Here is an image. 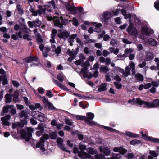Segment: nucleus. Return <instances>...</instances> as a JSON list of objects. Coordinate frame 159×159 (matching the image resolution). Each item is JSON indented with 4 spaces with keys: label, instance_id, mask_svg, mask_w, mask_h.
I'll use <instances>...</instances> for the list:
<instances>
[{
    "label": "nucleus",
    "instance_id": "0eeeda50",
    "mask_svg": "<svg viewBox=\"0 0 159 159\" xmlns=\"http://www.w3.org/2000/svg\"><path fill=\"white\" fill-rule=\"evenodd\" d=\"M73 152L75 154L78 153L79 157L82 159L89 158L91 156L86 152L83 151L79 152L78 148L75 146H74V147Z\"/></svg>",
    "mask_w": 159,
    "mask_h": 159
},
{
    "label": "nucleus",
    "instance_id": "cd10ccee",
    "mask_svg": "<svg viewBox=\"0 0 159 159\" xmlns=\"http://www.w3.org/2000/svg\"><path fill=\"white\" fill-rule=\"evenodd\" d=\"M53 82L56 85H57L61 89L65 90H67L68 89L66 87L64 86L63 85H62L61 84V83L57 81V80L53 79L52 80Z\"/></svg>",
    "mask_w": 159,
    "mask_h": 159
},
{
    "label": "nucleus",
    "instance_id": "f8f14e48",
    "mask_svg": "<svg viewBox=\"0 0 159 159\" xmlns=\"http://www.w3.org/2000/svg\"><path fill=\"white\" fill-rule=\"evenodd\" d=\"M140 133L142 134L143 138L145 140H146L153 143H159V139L148 136V134H143L142 131H141Z\"/></svg>",
    "mask_w": 159,
    "mask_h": 159
},
{
    "label": "nucleus",
    "instance_id": "9b49d317",
    "mask_svg": "<svg viewBox=\"0 0 159 159\" xmlns=\"http://www.w3.org/2000/svg\"><path fill=\"white\" fill-rule=\"evenodd\" d=\"M32 116L35 118L37 119L41 122L44 121L45 118L44 115L41 112L37 111H34L32 113Z\"/></svg>",
    "mask_w": 159,
    "mask_h": 159
},
{
    "label": "nucleus",
    "instance_id": "412c9836",
    "mask_svg": "<svg viewBox=\"0 0 159 159\" xmlns=\"http://www.w3.org/2000/svg\"><path fill=\"white\" fill-rule=\"evenodd\" d=\"M10 118L11 116L10 115H7L5 117H2L1 118V120L2 124L5 125H9L10 123L8 120L10 119Z\"/></svg>",
    "mask_w": 159,
    "mask_h": 159
},
{
    "label": "nucleus",
    "instance_id": "0e129e2a",
    "mask_svg": "<svg viewBox=\"0 0 159 159\" xmlns=\"http://www.w3.org/2000/svg\"><path fill=\"white\" fill-rule=\"evenodd\" d=\"M103 127L105 129L111 132H114L116 131L115 129L109 127L103 126Z\"/></svg>",
    "mask_w": 159,
    "mask_h": 159
},
{
    "label": "nucleus",
    "instance_id": "7c9ffc66",
    "mask_svg": "<svg viewBox=\"0 0 159 159\" xmlns=\"http://www.w3.org/2000/svg\"><path fill=\"white\" fill-rule=\"evenodd\" d=\"M25 61L28 63L31 62L32 61L37 62V58L35 57H28L25 59Z\"/></svg>",
    "mask_w": 159,
    "mask_h": 159
},
{
    "label": "nucleus",
    "instance_id": "7ed1b4c3",
    "mask_svg": "<svg viewBox=\"0 0 159 159\" xmlns=\"http://www.w3.org/2000/svg\"><path fill=\"white\" fill-rule=\"evenodd\" d=\"M122 14L124 16V18L126 19H129V20L131 22L132 19H134L135 22L137 24H139L140 22V20L136 16L135 14L131 15L129 13H128L126 11H120Z\"/></svg>",
    "mask_w": 159,
    "mask_h": 159
},
{
    "label": "nucleus",
    "instance_id": "aec40b11",
    "mask_svg": "<svg viewBox=\"0 0 159 159\" xmlns=\"http://www.w3.org/2000/svg\"><path fill=\"white\" fill-rule=\"evenodd\" d=\"M41 125V124H39L38 127L36 128V130H39L38 131H37L36 132V134L37 136H40L44 132V129Z\"/></svg>",
    "mask_w": 159,
    "mask_h": 159
},
{
    "label": "nucleus",
    "instance_id": "20e7f679",
    "mask_svg": "<svg viewBox=\"0 0 159 159\" xmlns=\"http://www.w3.org/2000/svg\"><path fill=\"white\" fill-rule=\"evenodd\" d=\"M49 138V136L48 134H45L40 138V141L37 143V147L40 148V149L43 152L45 150L44 147L45 140L48 139Z\"/></svg>",
    "mask_w": 159,
    "mask_h": 159
},
{
    "label": "nucleus",
    "instance_id": "8fccbe9b",
    "mask_svg": "<svg viewBox=\"0 0 159 159\" xmlns=\"http://www.w3.org/2000/svg\"><path fill=\"white\" fill-rule=\"evenodd\" d=\"M100 70L101 72H107L109 70L108 68L106 66L101 67L100 68Z\"/></svg>",
    "mask_w": 159,
    "mask_h": 159
},
{
    "label": "nucleus",
    "instance_id": "5701e85b",
    "mask_svg": "<svg viewBox=\"0 0 159 159\" xmlns=\"http://www.w3.org/2000/svg\"><path fill=\"white\" fill-rule=\"evenodd\" d=\"M132 75L134 76L137 81H143V75L140 73L136 74L135 72H133L132 73Z\"/></svg>",
    "mask_w": 159,
    "mask_h": 159
},
{
    "label": "nucleus",
    "instance_id": "ddd939ff",
    "mask_svg": "<svg viewBox=\"0 0 159 159\" xmlns=\"http://www.w3.org/2000/svg\"><path fill=\"white\" fill-rule=\"evenodd\" d=\"M141 32L143 34L148 36L152 35L154 33L153 30L147 26H142Z\"/></svg>",
    "mask_w": 159,
    "mask_h": 159
},
{
    "label": "nucleus",
    "instance_id": "f704fd0d",
    "mask_svg": "<svg viewBox=\"0 0 159 159\" xmlns=\"http://www.w3.org/2000/svg\"><path fill=\"white\" fill-rule=\"evenodd\" d=\"M148 42L150 44L153 46H156L157 44V42L152 38L149 39H148Z\"/></svg>",
    "mask_w": 159,
    "mask_h": 159
},
{
    "label": "nucleus",
    "instance_id": "c756f323",
    "mask_svg": "<svg viewBox=\"0 0 159 159\" xmlns=\"http://www.w3.org/2000/svg\"><path fill=\"white\" fill-rule=\"evenodd\" d=\"M23 123H20L19 122H16L12 124V128L13 129L16 128H22L24 127V125Z\"/></svg>",
    "mask_w": 159,
    "mask_h": 159
},
{
    "label": "nucleus",
    "instance_id": "9d476101",
    "mask_svg": "<svg viewBox=\"0 0 159 159\" xmlns=\"http://www.w3.org/2000/svg\"><path fill=\"white\" fill-rule=\"evenodd\" d=\"M70 33L65 29H61L58 30V33L57 36L60 39H63L64 40H66L69 37Z\"/></svg>",
    "mask_w": 159,
    "mask_h": 159
},
{
    "label": "nucleus",
    "instance_id": "f3484780",
    "mask_svg": "<svg viewBox=\"0 0 159 159\" xmlns=\"http://www.w3.org/2000/svg\"><path fill=\"white\" fill-rule=\"evenodd\" d=\"M102 16L103 19H102L101 21L103 22H106L107 20L110 19L112 17V15L111 12L106 11L103 14Z\"/></svg>",
    "mask_w": 159,
    "mask_h": 159
},
{
    "label": "nucleus",
    "instance_id": "6e6d98bb",
    "mask_svg": "<svg viewBox=\"0 0 159 159\" xmlns=\"http://www.w3.org/2000/svg\"><path fill=\"white\" fill-rule=\"evenodd\" d=\"M23 38L24 39H26L28 41H30L32 39L30 36L27 34H23Z\"/></svg>",
    "mask_w": 159,
    "mask_h": 159
},
{
    "label": "nucleus",
    "instance_id": "c85d7f7f",
    "mask_svg": "<svg viewBox=\"0 0 159 159\" xmlns=\"http://www.w3.org/2000/svg\"><path fill=\"white\" fill-rule=\"evenodd\" d=\"M66 53L70 56L71 57L74 58L75 56L78 53V51L76 50H72V51H70V49H68Z\"/></svg>",
    "mask_w": 159,
    "mask_h": 159
},
{
    "label": "nucleus",
    "instance_id": "f257e3e1",
    "mask_svg": "<svg viewBox=\"0 0 159 159\" xmlns=\"http://www.w3.org/2000/svg\"><path fill=\"white\" fill-rule=\"evenodd\" d=\"M90 65V64L89 60H87L85 62H84L83 61L82 66L84 67L81 69V73L83 74L84 78H88L90 79L92 77V74L88 71V69L87 68V67L89 66Z\"/></svg>",
    "mask_w": 159,
    "mask_h": 159
},
{
    "label": "nucleus",
    "instance_id": "13d9d810",
    "mask_svg": "<svg viewBox=\"0 0 159 159\" xmlns=\"http://www.w3.org/2000/svg\"><path fill=\"white\" fill-rule=\"evenodd\" d=\"M65 121L66 124L70 125H72L73 123L68 118H67L65 119Z\"/></svg>",
    "mask_w": 159,
    "mask_h": 159
},
{
    "label": "nucleus",
    "instance_id": "1a4fd4ad",
    "mask_svg": "<svg viewBox=\"0 0 159 159\" xmlns=\"http://www.w3.org/2000/svg\"><path fill=\"white\" fill-rule=\"evenodd\" d=\"M129 34L131 35L136 36L138 33L137 29L133 26V24L129 20V25L126 30Z\"/></svg>",
    "mask_w": 159,
    "mask_h": 159
},
{
    "label": "nucleus",
    "instance_id": "bb28decb",
    "mask_svg": "<svg viewBox=\"0 0 159 159\" xmlns=\"http://www.w3.org/2000/svg\"><path fill=\"white\" fill-rule=\"evenodd\" d=\"M93 26L95 27L96 28L94 29V31L95 32L99 33L101 31V29L99 28L102 26V25L101 23H97V22H93Z\"/></svg>",
    "mask_w": 159,
    "mask_h": 159
},
{
    "label": "nucleus",
    "instance_id": "6e6552de",
    "mask_svg": "<svg viewBox=\"0 0 159 159\" xmlns=\"http://www.w3.org/2000/svg\"><path fill=\"white\" fill-rule=\"evenodd\" d=\"M27 29L25 27L20 28L19 31L16 33V34H13L12 35V38L15 40L17 39L18 37L21 38L22 37V34H24L25 33L27 32Z\"/></svg>",
    "mask_w": 159,
    "mask_h": 159
},
{
    "label": "nucleus",
    "instance_id": "393cba45",
    "mask_svg": "<svg viewBox=\"0 0 159 159\" xmlns=\"http://www.w3.org/2000/svg\"><path fill=\"white\" fill-rule=\"evenodd\" d=\"M113 151L115 152H119L122 154H124L127 152L126 150L120 147H115L113 148Z\"/></svg>",
    "mask_w": 159,
    "mask_h": 159
},
{
    "label": "nucleus",
    "instance_id": "052dcab7",
    "mask_svg": "<svg viewBox=\"0 0 159 159\" xmlns=\"http://www.w3.org/2000/svg\"><path fill=\"white\" fill-rule=\"evenodd\" d=\"M41 24V22L40 20H37L34 21V26L39 27Z\"/></svg>",
    "mask_w": 159,
    "mask_h": 159
},
{
    "label": "nucleus",
    "instance_id": "864d4df0",
    "mask_svg": "<svg viewBox=\"0 0 159 159\" xmlns=\"http://www.w3.org/2000/svg\"><path fill=\"white\" fill-rule=\"evenodd\" d=\"M141 143L140 141L139 140H133L130 142V143L131 145H135L136 144H139Z\"/></svg>",
    "mask_w": 159,
    "mask_h": 159
},
{
    "label": "nucleus",
    "instance_id": "6ab92c4d",
    "mask_svg": "<svg viewBox=\"0 0 159 159\" xmlns=\"http://www.w3.org/2000/svg\"><path fill=\"white\" fill-rule=\"evenodd\" d=\"M100 151L106 156L109 155L111 153V150L109 148L107 147L102 148V146H100L99 148Z\"/></svg>",
    "mask_w": 159,
    "mask_h": 159
},
{
    "label": "nucleus",
    "instance_id": "473e14b6",
    "mask_svg": "<svg viewBox=\"0 0 159 159\" xmlns=\"http://www.w3.org/2000/svg\"><path fill=\"white\" fill-rule=\"evenodd\" d=\"M130 69L129 66H127L125 69V71H124L123 76L127 77L130 74Z\"/></svg>",
    "mask_w": 159,
    "mask_h": 159
},
{
    "label": "nucleus",
    "instance_id": "4d7b16f0",
    "mask_svg": "<svg viewBox=\"0 0 159 159\" xmlns=\"http://www.w3.org/2000/svg\"><path fill=\"white\" fill-rule=\"evenodd\" d=\"M36 40L37 41L38 44H39L43 42V39H42L41 36L39 34H38L37 36Z\"/></svg>",
    "mask_w": 159,
    "mask_h": 159
},
{
    "label": "nucleus",
    "instance_id": "ea45409f",
    "mask_svg": "<svg viewBox=\"0 0 159 159\" xmlns=\"http://www.w3.org/2000/svg\"><path fill=\"white\" fill-rule=\"evenodd\" d=\"M6 102H7L10 103L12 101V98L10 95L7 94L5 96Z\"/></svg>",
    "mask_w": 159,
    "mask_h": 159
},
{
    "label": "nucleus",
    "instance_id": "2eb2a0df",
    "mask_svg": "<svg viewBox=\"0 0 159 159\" xmlns=\"http://www.w3.org/2000/svg\"><path fill=\"white\" fill-rule=\"evenodd\" d=\"M63 4L66 7L67 10H83V7L78 6L77 7H75L74 5H70L69 4V2L67 0L66 2H62Z\"/></svg>",
    "mask_w": 159,
    "mask_h": 159
},
{
    "label": "nucleus",
    "instance_id": "c03bdc74",
    "mask_svg": "<svg viewBox=\"0 0 159 159\" xmlns=\"http://www.w3.org/2000/svg\"><path fill=\"white\" fill-rule=\"evenodd\" d=\"M57 78L58 80L60 82H62L64 79V77L63 75L59 73L57 75Z\"/></svg>",
    "mask_w": 159,
    "mask_h": 159
},
{
    "label": "nucleus",
    "instance_id": "39448f33",
    "mask_svg": "<svg viewBox=\"0 0 159 159\" xmlns=\"http://www.w3.org/2000/svg\"><path fill=\"white\" fill-rule=\"evenodd\" d=\"M133 101L139 105H143L144 107H146L148 108H153L152 103L150 102L143 101L141 100L140 98H138L136 99L133 98Z\"/></svg>",
    "mask_w": 159,
    "mask_h": 159
},
{
    "label": "nucleus",
    "instance_id": "338daca9",
    "mask_svg": "<svg viewBox=\"0 0 159 159\" xmlns=\"http://www.w3.org/2000/svg\"><path fill=\"white\" fill-rule=\"evenodd\" d=\"M110 54V52L108 51L105 50H104L102 52V55L104 57H107Z\"/></svg>",
    "mask_w": 159,
    "mask_h": 159
},
{
    "label": "nucleus",
    "instance_id": "774afa93",
    "mask_svg": "<svg viewBox=\"0 0 159 159\" xmlns=\"http://www.w3.org/2000/svg\"><path fill=\"white\" fill-rule=\"evenodd\" d=\"M38 90L39 93L43 94L44 92V89L42 87H39L38 89Z\"/></svg>",
    "mask_w": 159,
    "mask_h": 159
},
{
    "label": "nucleus",
    "instance_id": "3c124183",
    "mask_svg": "<svg viewBox=\"0 0 159 159\" xmlns=\"http://www.w3.org/2000/svg\"><path fill=\"white\" fill-rule=\"evenodd\" d=\"M72 21L73 22V25L77 27L79 25V23L78 20L75 17H74L73 18Z\"/></svg>",
    "mask_w": 159,
    "mask_h": 159
},
{
    "label": "nucleus",
    "instance_id": "de8ad7c7",
    "mask_svg": "<svg viewBox=\"0 0 159 159\" xmlns=\"http://www.w3.org/2000/svg\"><path fill=\"white\" fill-rule=\"evenodd\" d=\"M75 117L77 120H84L85 121L87 118L85 116L78 115H76Z\"/></svg>",
    "mask_w": 159,
    "mask_h": 159
},
{
    "label": "nucleus",
    "instance_id": "58836bf2",
    "mask_svg": "<svg viewBox=\"0 0 159 159\" xmlns=\"http://www.w3.org/2000/svg\"><path fill=\"white\" fill-rule=\"evenodd\" d=\"M85 122L88 125L90 126L95 125H97V123L96 122L94 121H91L87 118Z\"/></svg>",
    "mask_w": 159,
    "mask_h": 159
},
{
    "label": "nucleus",
    "instance_id": "423d86ee",
    "mask_svg": "<svg viewBox=\"0 0 159 159\" xmlns=\"http://www.w3.org/2000/svg\"><path fill=\"white\" fill-rule=\"evenodd\" d=\"M45 8L43 9L42 6H39L38 7L39 10H52L56 9L57 8L55 6L54 2L53 0H52L51 1L47 2L45 5Z\"/></svg>",
    "mask_w": 159,
    "mask_h": 159
},
{
    "label": "nucleus",
    "instance_id": "72a5a7b5",
    "mask_svg": "<svg viewBox=\"0 0 159 159\" xmlns=\"http://www.w3.org/2000/svg\"><path fill=\"white\" fill-rule=\"evenodd\" d=\"M14 107L13 105H7L4 106L3 108V112L4 113H7L9 111V109H11Z\"/></svg>",
    "mask_w": 159,
    "mask_h": 159
},
{
    "label": "nucleus",
    "instance_id": "a19ab883",
    "mask_svg": "<svg viewBox=\"0 0 159 159\" xmlns=\"http://www.w3.org/2000/svg\"><path fill=\"white\" fill-rule=\"evenodd\" d=\"M130 68H131L132 73L133 72H135V65L133 61H131L129 63V66Z\"/></svg>",
    "mask_w": 159,
    "mask_h": 159
},
{
    "label": "nucleus",
    "instance_id": "4468645a",
    "mask_svg": "<svg viewBox=\"0 0 159 159\" xmlns=\"http://www.w3.org/2000/svg\"><path fill=\"white\" fill-rule=\"evenodd\" d=\"M19 116L21 122L24 124L27 123V119H28V113L25 110H23L19 114Z\"/></svg>",
    "mask_w": 159,
    "mask_h": 159
},
{
    "label": "nucleus",
    "instance_id": "79ce46f5",
    "mask_svg": "<svg viewBox=\"0 0 159 159\" xmlns=\"http://www.w3.org/2000/svg\"><path fill=\"white\" fill-rule=\"evenodd\" d=\"M149 154L153 157H157L158 155V154L157 152L154 150H149Z\"/></svg>",
    "mask_w": 159,
    "mask_h": 159
},
{
    "label": "nucleus",
    "instance_id": "49530a36",
    "mask_svg": "<svg viewBox=\"0 0 159 159\" xmlns=\"http://www.w3.org/2000/svg\"><path fill=\"white\" fill-rule=\"evenodd\" d=\"M112 156L111 159H120L121 158L120 155L119 154H116L112 153Z\"/></svg>",
    "mask_w": 159,
    "mask_h": 159
},
{
    "label": "nucleus",
    "instance_id": "a18cd8bd",
    "mask_svg": "<svg viewBox=\"0 0 159 159\" xmlns=\"http://www.w3.org/2000/svg\"><path fill=\"white\" fill-rule=\"evenodd\" d=\"M134 51V49L131 48H127L124 51L125 53V55H127L128 54H131Z\"/></svg>",
    "mask_w": 159,
    "mask_h": 159
},
{
    "label": "nucleus",
    "instance_id": "69168bd1",
    "mask_svg": "<svg viewBox=\"0 0 159 159\" xmlns=\"http://www.w3.org/2000/svg\"><path fill=\"white\" fill-rule=\"evenodd\" d=\"M83 61V60L80 59L75 61V63L77 65H80L82 66Z\"/></svg>",
    "mask_w": 159,
    "mask_h": 159
},
{
    "label": "nucleus",
    "instance_id": "e433bc0d",
    "mask_svg": "<svg viewBox=\"0 0 159 159\" xmlns=\"http://www.w3.org/2000/svg\"><path fill=\"white\" fill-rule=\"evenodd\" d=\"M54 21L55 25L58 26L61 28L63 27V25L60 23L58 19H56Z\"/></svg>",
    "mask_w": 159,
    "mask_h": 159
},
{
    "label": "nucleus",
    "instance_id": "a878e982",
    "mask_svg": "<svg viewBox=\"0 0 159 159\" xmlns=\"http://www.w3.org/2000/svg\"><path fill=\"white\" fill-rule=\"evenodd\" d=\"M1 74H2V78L3 79V84L5 85L7 84L8 81L6 78V74L4 70L2 69H1Z\"/></svg>",
    "mask_w": 159,
    "mask_h": 159
},
{
    "label": "nucleus",
    "instance_id": "5fc2aeb1",
    "mask_svg": "<svg viewBox=\"0 0 159 159\" xmlns=\"http://www.w3.org/2000/svg\"><path fill=\"white\" fill-rule=\"evenodd\" d=\"M88 119L92 120L93 119L94 115V114L92 113H88L87 114Z\"/></svg>",
    "mask_w": 159,
    "mask_h": 159
},
{
    "label": "nucleus",
    "instance_id": "4c0bfd02",
    "mask_svg": "<svg viewBox=\"0 0 159 159\" xmlns=\"http://www.w3.org/2000/svg\"><path fill=\"white\" fill-rule=\"evenodd\" d=\"M110 44L113 46L117 47L118 45V40L116 39H112L110 43Z\"/></svg>",
    "mask_w": 159,
    "mask_h": 159
},
{
    "label": "nucleus",
    "instance_id": "bf43d9fd",
    "mask_svg": "<svg viewBox=\"0 0 159 159\" xmlns=\"http://www.w3.org/2000/svg\"><path fill=\"white\" fill-rule=\"evenodd\" d=\"M47 106L49 110H53L55 109V107L53 106V104L51 102H49Z\"/></svg>",
    "mask_w": 159,
    "mask_h": 159
},
{
    "label": "nucleus",
    "instance_id": "f03ea898",
    "mask_svg": "<svg viewBox=\"0 0 159 159\" xmlns=\"http://www.w3.org/2000/svg\"><path fill=\"white\" fill-rule=\"evenodd\" d=\"M28 133H26L25 130L22 129L20 132L21 137L25 139L26 141H29L31 139L32 136V132L33 131V129L31 127L27 128V129Z\"/></svg>",
    "mask_w": 159,
    "mask_h": 159
},
{
    "label": "nucleus",
    "instance_id": "e2e57ef3",
    "mask_svg": "<svg viewBox=\"0 0 159 159\" xmlns=\"http://www.w3.org/2000/svg\"><path fill=\"white\" fill-rule=\"evenodd\" d=\"M41 98L43 99V102L47 105V104L49 102L48 101V99L46 98L45 96H42Z\"/></svg>",
    "mask_w": 159,
    "mask_h": 159
},
{
    "label": "nucleus",
    "instance_id": "2f4dec72",
    "mask_svg": "<svg viewBox=\"0 0 159 159\" xmlns=\"http://www.w3.org/2000/svg\"><path fill=\"white\" fill-rule=\"evenodd\" d=\"M125 134L127 136L130 137L136 138L139 137L138 134L132 133L129 131H125Z\"/></svg>",
    "mask_w": 159,
    "mask_h": 159
},
{
    "label": "nucleus",
    "instance_id": "b1692460",
    "mask_svg": "<svg viewBox=\"0 0 159 159\" xmlns=\"http://www.w3.org/2000/svg\"><path fill=\"white\" fill-rule=\"evenodd\" d=\"M154 57L153 53L151 52H148L146 53V56L144 59V61H148L153 59Z\"/></svg>",
    "mask_w": 159,
    "mask_h": 159
},
{
    "label": "nucleus",
    "instance_id": "680f3d73",
    "mask_svg": "<svg viewBox=\"0 0 159 159\" xmlns=\"http://www.w3.org/2000/svg\"><path fill=\"white\" fill-rule=\"evenodd\" d=\"M86 146L80 143L79 145V148L81 151H83L86 149Z\"/></svg>",
    "mask_w": 159,
    "mask_h": 159
},
{
    "label": "nucleus",
    "instance_id": "09e8293b",
    "mask_svg": "<svg viewBox=\"0 0 159 159\" xmlns=\"http://www.w3.org/2000/svg\"><path fill=\"white\" fill-rule=\"evenodd\" d=\"M87 151L89 153L92 155H94L96 153V151L93 148H91L87 149Z\"/></svg>",
    "mask_w": 159,
    "mask_h": 159
},
{
    "label": "nucleus",
    "instance_id": "37998d69",
    "mask_svg": "<svg viewBox=\"0 0 159 159\" xmlns=\"http://www.w3.org/2000/svg\"><path fill=\"white\" fill-rule=\"evenodd\" d=\"M152 103L153 108L159 107V100L156 99L154 100Z\"/></svg>",
    "mask_w": 159,
    "mask_h": 159
},
{
    "label": "nucleus",
    "instance_id": "dca6fc26",
    "mask_svg": "<svg viewBox=\"0 0 159 159\" xmlns=\"http://www.w3.org/2000/svg\"><path fill=\"white\" fill-rule=\"evenodd\" d=\"M57 141L59 147L62 150L68 152H70V151L67 150L64 146L63 142V140L61 138H58L57 139Z\"/></svg>",
    "mask_w": 159,
    "mask_h": 159
},
{
    "label": "nucleus",
    "instance_id": "4be33fe9",
    "mask_svg": "<svg viewBox=\"0 0 159 159\" xmlns=\"http://www.w3.org/2000/svg\"><path fill=\"white\" fill-rule=\"evenodd\" d=\"M39 48L40 50L43 51V55L45 57L47 56V52L50 50V49L48 48H44V45L41 44L39 46Z\"/></svg>",
    "mask_w": 159,
    "mask_h": 159
},
{
    "label": "nucleus",
    "instance_id": "c9c22d12",
    "mask_svg": "<svg viewBox=\"0 0 159 159\" xmlns=\"http://www.w3.org/2000/svg\"><path fill=\"white\" fill-rule=\"evenodd\" d=\"M107 84L106 83L102 84L99 86L98 89V91H102L106 90Z\"/></svg>",
    "mask_w": 159,
    "mask_h": 159
},
{
    "label": "nucleus",
    "instance_id": "603ef678",
    "mask_svg": "<svg viewBox=\"0 0 159 159\" xmlns=\"http://www.w3.org/2000/svg\"><path fill=\"white\" fill-rule=\"evenodd\" d=\"M95 159H105V156L102 155L96 154L95 156Z\"/></svg>",
    "mask_w": 159,
    "mask_h": 159
},
{
    "label": "nucleus",
    "instance_id": "a211bd4d",
    "mask_svg": "<svg viewBox=\"0 0 159 159\" xmlns=\"http://www.w3.org/2000/svg\"><path fill=\"white\" fill-rule=\"evenodd\" d=\"M57 33V31L55 29H53L52 31L51 35V39H50V42L52 43V48H55V45L54 44L55 43V41L54 38L56 34Z\"/></svg>",
    "mask_w": 159,
    "mask_h": 159
}]
</instances>
